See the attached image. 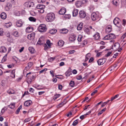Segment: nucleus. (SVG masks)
<instances>
[{"label":"nucleus","mask_w":126,"mask_h":126,"mask_svg":"<svg viewBox=\"0 0 126 126\" xmlns=\"http://www.w3.org/2000/svg\"><path fill=\"white\" fill-rule=\"evenodd\" d=\"M83 23H80L78 26L77 29L78 30H81L83 28Z\"/></svg>","instance_id":"24"},{"label":"nucleus","mask_w":126,"mask_h":126,"mask_svg":"<svg viewBox=\"0 0 126 126\" xmlns=\"http://www.w3.org/2000/svg\"><path fill=\"white\" fill-rule=\"evenodd\" d=\"M12 25V23L11 22H9L5 24V26L7 28H8L10 26Z\"/></svg>","instance_id":"36"},{"label":"nucleus","mask_w":126,"mask_h":126,"mask_svg":"<svg viewBox=\"0 0 126 126\" xmlns=\"http://www.w3.org/2000/svg\"><path fill=\"white\" fill-rule=\"evenodd\" d=\"M22 108V105H20V107L18 108L16 112V114H18L19 113V111Z\"/></svg>","instance_id":"46"},{"label":"nucleus","mask_w":126,"mask_h":126,"mask_svg":"<svg viewBox=\"0 0 126 126\" xmlns=\"http://www.w3.org/2000/svg\"><path fill=\"white\" fill-rule=\"evenodd\" d=\"M55 14L53 13H50L47 14L46 17V20L48 22L53 21L55 19Z\"/></svg>","instance_id":"1"},{"label":"nucleus","mask_w":126,"mask_h":126,"mask_svg":"<svg viewBox=\"0 0 126 126\" xmlns=\"http://www.w3.org/2000/svg\"><path fill=\"white\" fill-rule=\"evenodd\" d=\"M97 90H95L94 92H93L91 94V95L92 96L93 95H94L97 92Z\"/></svg>","instance_id":"55"},{"label":"nucleus","mask_w":126,"mask_h":126,"mask_svg":"<svg viewBox=\"0 0 126 126\" xmlns=\"http://www.w3.org/2000/svg\"><path fill=\"white\" fill-rule=\"evenodd\" d=\"M91 56V54L90 53H88L85 56V61L86 62L89 59Z\"/></svg>","instance_id":"31"},{"label":"nucleus","mask_w":126,"mask_h":126,"mask_svg":"<svg viewBox=\"0 0 126 126\" xmlns=\"http://www.w3.org/2000/svg\"><path fill=\"white\" fill-rule=\"evenodd\" d=\"M44 47H45V48H44V50H47L48 48H49V47H47V45H46V44H45L44 45Z\"/></svg>","instance_id":"57"},{"label":"nucleus","mask_w":126,"mask_h":126,"mask_svg":"<svg viewBox=\"0 0 126 126\" xmlns=\"http://www.w3.org/2000/svg\"><path fill=\"white\" fill-rule=\"evenodd\" d=\"M0 16L2 19H4L6 18V15L5 13L3 12L1 14Z\"/></svg>","instance_id":"25"},{"label":"nucleus","mask_w":126,"mask_h":126,"mask_svg":"<svg viewBox=\"0 0 126 126\" xmlns=\"http://www.w3.org/2000/svg\"><path fill=\"white\" fill-rule=\"evenodd\" d=\"M15 70H12L11 72V76L12 78H14L15 77Z\"/></svg>","instance_id":"34"},{"label":"nucleus","mask_w":126,"mask_h":126,"mask_svg":"<svg viewBox=\"0 0 126 126\" xmlns=\"http://www.w3.org/2000/svg\"><path fill=\"white\" fill-rule=\"evenodd\" d=\"M82 78V77L81 75H79L77 76L76 78L78 80H80Z\"/></svg>","instance_id":"50"},{"label":"nucleus","mask_w":126,"mask_h":126,"mask_svg":"<svg viewBox=\"0 0 126 126\" xmlns=\"http://www.w3.org/2000/svg\"><path fill=\"white\" fill-rule=\"evenodd\" d=\"M74 82L73 81H71L69 83V85L71 87H73L74 85Z\"/></svg>","instance_id":"41"},{"label":"nucleus","mask_w":126,"mask_h":126,"mask_svg":"<svg viewBox=\"0 0 126 126\" xmlns=\"http://www.w3.org/2000/svg\"><path fill=\"white\" fill-rule=\"evenodd\" d=\"M23 24V22L20 20L17 21L16 22V25L18 27H21Z\"/></svg>","instance_id":"16"},{"label":"nucleus","mask_w":126,"mask_h":126,"mask_svg":"<svg viewBox=\"0 0 126 126\" xmlns=\"http://www.w3.org/2000/svg\"><path fill=\"white\" fill-rule=\"evenodd\" d=\"M68 32V30L65 29H61L60 31V33L62 34H66Z\"/></svg>","instance_id":"15"},{"label":"nucleus","mask_w":126,"mask_h":126,"mask_svg":"<svg viewBox=\"0 0 126 126\" xmlns=\"http://www.w3.org/2000/svg\"><path fill=\"white\" fill-rule=\"evenodd\" d=\"M126 36V33L124 34L121 37V39H124L125 38V37Z\"/></svg>","instance_id":"58"},{"label":"nucleus","mask_w":126,"mask_h":126,"mask_svg":"<svg viewBox=\"0 0 126 126\" xmlns=\"http://www.w3.org/2000/svg\"><path fill=\"white\" fill-rule=\"evenodd\" d=\"M35 34L34 33H32L31 34L28 35L27 38L29 39H34V38Z\"/></svg>","instance_id":"12"},{"label":"nucleus","mask_w":126,"mask_h":126,"mask_svg":"<svg viewBox=\"0 0 126 126\" xmlns=\"http://www.w3.org/2000/svg\"><path fill=\"white\" fill-rule=\"evenodd\" d=\"M98 44H101L102 45H104L105 44V42H104L103 41H101L99 42L98 43Z\"/></svg>","instance_id":"56"},{"label":"nucleus","mask_w":126,"mask_h":126,"mask_svg":"<svg viewBox=\"0 0 126 126\" xmlns=\"http://www.w3.org/2000/svg\"><path fill=\"white\" fill-rule=\"evenodd\" d=\"M111 26L109 25L107 26L106 29V32L107 33H110L111 31Z\"/></svg>","instance_id":"11"},{"label":"nucleus","mask_w":126,"mask_h":126,"mask_svg":"<svg viewBox=\"0 0 126 126\" xmlns=\"http://www.w3.org/2000/svg\"><path fill=\"white\" fill-rule=\"evenodd\" d=\"M12 34L15 37H18L19 36L18 32L17 31H14L13 33Z\"/></svg>","instance_id":"29"},{"label":"nucleus","mask_w":126,"mask_h":126,"mask_svg":"<svg viewBox=\"0 0 126 126\" xmlns=\"http://www.w3.org/2000/svg\"><path fill=\"white\" fill-rule=\"evenodd\" d=\"M38 31L41 32H45L47 30V28L46 25L44 24H41L40 25L38 28Z\"/></svg>","instance_id":"2"},{"label":"nucleus","mask_w":126,"mask_h":126,"mask_svg":"<svg viewBox=\"0 0 126 126\" xmlns=\"http://www.w3.org/2000/svg\"><path fill=\"white\" fill-rule=\"evenodd\" d=\"M5 111V108H3L1 110V112L0 113V114L2 115L4 113Z\"/></svg>","instance_id":"48"},{"label":"nucleus","mask_w":126,"mask_h":126,"mask_svg":"<svg viewBox=\"0 0 126 126\" xmlns=\"http://www.w3.org/2000/svg\"><path fill=\"white\" fill-rule=\"evenodd\" d=\"M46 43L48 46L49 47V48H50V46L52 44V43H50L49 40H47V41L46 42Z\"/></svg>","instance_id":"35"},{"label":"nucleus","mask_w":126,"mask_h":126,"mask_svg":"<svg viewBox=\"0 0 126 126\" xmlns=\"http://www.w3.org/2000/svg\"><path fill=\"white\" fill-rule=\"evenodd\" d=\"M57 32V30L55 29H53L50 30L49 32L51 34H55Z\"/></svg>","instance_id":"23"},{"label":"nucleus","mask_w":126,"mask_h":126,"mask_svg":"<svg viewBox=\"0 0 126 126\" xmlns=\"http://www.w3.org/2000/svg\"><path fill=\"white\" fill-rule=\"evenodd\" d=\"M29 19L30 21L33 22H35L36 20V19L35 18L32 16L30 17L29 18Z\"/></svg>","instance_id":"33"},{"label":"nucleus","mask_w":126,"mask_h":126,"mask_svg":"<svg viewBox=\"0 0 126 126\" xmlns=\"http://www.w3.org/2000/svg\"><path fill=\"white\" fill-rule=\"evenodd\" d=\"M7 51L6 48L4 47H0V52H5Z\"/></svg>","instance_id":"18"},{"label":"nucleus","mask_w":126,"mask_h":126,"mask_svg":"<svg viewBox=\"0 0 126 126\" xmlns=\"http://www.w3.org/2000/svg\"><path fill=\"white\" fill-rule=\"evenodd\" d=\"M64 105V104L63 103V102L62 103H60L58 105V108H59V107L60 108V107H62Z\"/></svg>","instance_id":"54"},{"label":"nucleus","mask_w":126,"mask_h":126,"mask_svg":"<svg viewBox=\"0 0 126 126\" xmlns=\"http://www.w3.org/2000/svg\"><path fill=\"white\" fill-rule=\"evenodd\" d=\"M111 53V52H109L107 54L105 55L106 57H108L110 55V54Z\"/></svg>","instance_id":"62"},{"label":"nucleus","mask_w":126,"mask_h":126,"mask_svg":"<svg viewBox=\"0 0 126 126\" xmlns=\"http://www.w3.org/2000/svg\"><path fill=\"white\" fill-rule=\"evenodd\" d=\"M120 19L118 17L115 18L113 20V22L114 25H116L120 29L121 28V25L119 24Z\"/></svg>","instance_id":"3"},{"label":"nucleus","mask_w":126,"mask_h":126,"mask_svg":"<svg viewBox=\"0 0 126 126\" xmlns=\"http://www.w3.org/2000/svg\"><path fill=\"white\" fill-rule=\"evenodd\" d=\"M44 43V40H39L37 44L41 45L43 44Z\"/></svg>","instance_id":"30"},{"label":"nucleus","mask_w":126,"mask_h":126,"mask_svg":"<svg viewBox=\"0 0 126 126\" xmlns=\"http://www.w3.org/2000/svg\"><path fill=\"white\" fill-rule=\"evenodd\" d=\"M85 32L88 34H89L90 33V30L88 28H86L84 30Z\"/></svg>","instance_id":"42"},{"label":"nucleus","mask_w":126,"mask_h":126,"mask_svg":"<svg viewBox=\"0 0 126 126\" xmlns=\"http://www.w3.org/2000/svg\"><path fill=\"white\" fill-rule=\"evenodd\" d=\"M47 70V69L46 68H44V69L40 71L39 72V73L40 74H41L44 71H46Z\"/></svg>","instance_id":"49"},{"label":"nucleus","mask_w":126,"mask_h":126,"mask_svg":"<svg viewBox=\"0 0 126 126\" xmlns=\"http://www.w3.org/2000/svg\"><path fill=\"white\" fill-rule=\"evenodd\" d=\"M119 44L118 43H116L114 44L113 49L114 50L117 51L119 49Z\"/></svg>","instance_id":"10"},{"label":"nucleus","mask_w":126,"mask_h":126,"mask_svg":"<svg viewBox=\"0 0 126 126\" xmlns=\"http://www.w3.org/2000/svg\"><path fill=\"white\" fill-rule=\"evenodd\" d=\"M7 92L9 94H14L15 93L14 91L12 89H10L7 91Z\"/></svg>","instance_id":"32"},{"label":"nucleus","mask_w":126,"mask_h":126,"mask_svg":"<svg viewBox=\"0 0 126 126\" xmlns=\"http://www.w3.org/2000/svg\"><path fill=\"white\" fill-rule=\"evenodd\" d=\"M118 53H116L115 54H114L113 56V58H116V56L118 55Z\"/></svg>","instance_id":"64"},{"label":"nucleus","mask_w":126,"mask_h":126,"mask_svg":"<svg viewBox=\"0 0 126 126\" xmlns=\"http://www.w3.org/2000/svg\"><path fill=\"white\" fill-rule=\"evenodd\" d=\"M12 7V5L10 3H8L6 7L5 8L7 11L9 10Z\"/></svg>","instance_id":"27"},{"label":"nucleus","mask_w":126,"mask_h":126,"mask_svg":"<svg viewBox=\"0 0 126 126\" xmlns=\"http://www.w3.org/2000/svg\"><path fill=\"white\" fill-rule=\"evenodd\" d=\"M45 7L44 5L43 4H38V5L36 7L37 9H44Z\"/></svg>","instance_id":"21"},{"label":"nucleus","mask_w":126,"mask_h":126,"mask_svg":"<svg viewBox=\"0 0 126 126\" xmlns=\"http://www.w3.org/2000/svg\"><path fill=\"white\" fill-rule=\"evenodd\" d=\"M91 18L92 20L93 21H95L98 18V16L96 13L93 12L91 15Z\"/></svg>","instance_id":"5"},{"label":"nucleus","mask_w":126,"mask_h":126,"mask_svg":"<svg viewBox=\"0 0 126 126\" xmlns=\"http://www.w3.org/2000/svg\"><path fill=\"white\" fill-rule=\"evenodd\" d=\"M32 64L33 63L32 62H29L28 63V66L29 68H30L32 66Z\"/></svg>","instance_id":"47"},{"label":"nucleus","mask_w":126,"mask_h":126,"mask_svg":"<svg viewBox=\"0 0 126 126\" xmlns=\"http://www.w3.org/2000/svg\"><path fill=\"white\" fill-rule=\"evenodd\" d=\"M126 23V20L125 19L123 20V25L124 26H125Z\"/></svg>","instance_id":"63"},{"label":"nucleus","mask_w":126,"mask_h":126,"mask_svg":"<svg viewBox=\"0 0 126 126\" xmlns=\"http://www.w3.org/2000/svg\"><path fill=\"white\" fill-rule=\"evenodd\" d=\"M15 106V104L14 103H12L8 106V107L11 109L14 108Z\"/></svg>","instance_id":"39"},{"label":"nucleus","mask_w":126,"mask_h":126,"mask_svg":"<svg viewBox=\"0 0 126 126\" xmlns=\"http://www.w3.org/2000/svg\"><path fill=\"white\" fill-rule=\"evenodd\" d=\"M60 96V94H57L55 95L53 97V99L54 100L56 99L57 98L59 97Z\"/></svg>","instance_id":"44"},{"label":"nucleus","mask_w":126,"mask_h":126,"mask_svg":"<svg viewBox=\"0 0 126 126\" xmlns=\"http://www.w3.org/2000/svg\"><path fill=\"white\" fill-rule=\"evenodd\" d=\"M55 72V71H53V70H51L50 71V73L51 75L53 77L54 76V73Z\"/></svg>","instance_id":"51"},{"label":"nucleus","mask_w":126,"mask_h":126,"mask_svg":"<svg viewBox=\"0 0 126 126\" xmlns=\"http://www.w3.org/2000/svg\"><path fill=\"white\" fill-rule=\"evenodd\" d=\"M34 76L32 75H30L28 76L27 77V81L28 84H30L32 81L33 79Z\"/></svg>","instance_id":"8"},{"label":"nucleus","mask_w":126,"mask_h":126,"mask_svg":"<svg viewBox=\"0 0 126 126\" xmlns=\"http://www.w3.org/2000/svg\"><path fill=\"white\" fill-rule=\"evenodd\" d=\"M106 60V59L105 58L99 59L97 61L98 65H99L103 64L105 62Z\"/></svg>","instance_id":"7"},{"label":"nucleus","mask_w":126,"mask_h":126,"mask_svg":"<svg viewBox=\"0 0 126 126\" xmlns=\"http://www.w3.org/2000/svg\"><path fill=\"white\" fill-rule=\"evenodd\" d=\"M63 88V86L61 85H58V89L60 90H61Z\"/></svg>","instance_id":"60"},{"label":"nucleus","mask_w":126,"mask_h":126,"mask_svg":"<svg viewBox=\"0 0 126 126\" xmlns=\"http://www.w3.org/2000/svg\"><path fill=\"white\" fill-rule=\"evenodd\" d=\"M82 37V35H79L77 39H81Z\"/></svg>","instance_id":"59"},{"label":"nucleus","mask_w":126,"mask_h":126,"mask_svg":"<svg viewBox=\"0 0 126 126\" xmlns=\"http://www.w3.org/2000/svg\"><path fill=\"white\" fill-rule=\"evenodd\" d=\"M119 1L118 0H113L112 3L115 6H118L119 5Z\"/></svg>","instance_id":"14"},{"label":"nucleus","mask_w":126,"mask_h":126,"mask_svg":"<svg viewBox=\"0 0 126 126\" xmlns=\"http://www.w3.org/2000/svg\"><path fill=\"white\" fill-rule=\"evenodd\" d=\"M121 3L122 4H124V6L126 8V0H122Z\"/></svg>","instance_id":"43"},{"label":"nucleus","mask_w":126,"mask_h":126,"mask_svg":"<svg viewBox=\"0 0 126 126\" xmlns=\"http://www.w3.org/2000/svg\"><path fill=\"white\" fill-rule=\"evenodd\" d=\"M73 16H76L78 14V10L76 9H74L73 12Z\"/></svg>","instance_id":"19"},{"label":"nucleus","mask_w":126,"mask_h":126,"mask_svg":"<svg viewBox=\"0 0 126 126\" xmlns=\"http://www.w3.org/2000/svg\"><path fill=\"white\" fill-rule=\"evenodd\" d=\"M85 117V116L84 115H83L80 116V118L82 120L84 119Z\"/></svg>","instance_id":"61"},{"label":"nucleus","mask_w":126,"mask_h":126,"mask_svg":"<svg viewBox=\"0 0 126 126\" xmlns=\"http://www.w3.org/2000/svg\"><path fill=\"white\" fill-rule=\"evenodd\" d=\"M79 17L81 18H84L86 16V14L85 12L83 10L80 11L79 13Z\"/></svg>","instance_id":"6"},{"label":"nucleus","mask_w":126,"mask_h":126,"mask_svg":"<svg viewBox=\"0 0 126 126\" xmlns=\"http://www.w3.org/2000/svg\"><path fill=\"white\" fill-rule=\"evenodd\" d=\"M55 59L54 58L51 57L50 58H48V60L49 61L51 62L54 60Z\"/></svg>","instance_id":"52"},{"label":"nucleus","mask_w":126,"mask_h":126,"mask_svg":"<svg viewBox=\"0 0 126 126\" xmlns=\"http://www.w3.org/2000/svg\"><path fill=\"white\" fill-rule=\"evenodd\" d=\"M119 96V95L117 94L115 95L113 97H112L110 100L111 101H112L114 99H116Z\"/></svg>","instance_id":"40"},{"label":"nucleus","mask_w":126,"mask_h":126,"mask_svg":"<svg viewBox=\"0 0 126 126\" xmlns=\"http://www.w3.org/2000/svg\"><path fill=\"white\" fill-rule=\"evenodd\" d=\"M78 119L76 120L73 122L72 124L73 126H75L77 125L78 123Z\"/></svg>","instance_id":"45"},{"label":"nucleus","mask_w":126,"mask_h":126,"mask_svg":"<svg viewBox=\"0 0 126 126\" xmlns=\"http://www.w3.org/2000/svg\"><path fill=\"white\" fill-rule=\"evenodd\" d=\"M93 37L95 39H99L100 37L99 34L97 32L93 36Z\"/></svg>","instance_id":"22"},{"label":"nucleus","mask_w":126,"mask_h":126,"mask_svg":"<svg viewBox=\"0 0 126 126\" xmlns=\"http://www.w3.org/2000/svg\"><path fill=\"white\" fill-rule=\"evenodd\" d=\"M32 104V102L30 100L26 101L24 103V105L26 107L30 106Z\"/></svg>","instance_id":"9"},{"label":"nucleus","mask_w":126,"mask_h":126,"mask_svg":"<svg viewBox=\"0 0 126 126\" xmlns=\"http://www.w3.org/2000/svg\"><path fill=\"white\" fill-rule=\"evenodd\" d=\"M64 43V42L62 40H59L57 43L58 46L60 47L63 46Z\"/></svg>","instance_id":"17"},{"label":"nucleus","mask_w":126,"mask_h":126,"mask_svg":"<svg viewBox=\"0 0 126 126\" xmlns=\"http://www.w3.org/2000/svg\"><path fill=\"white\" fill-rule=\"evenodd\" d=\"M110 34L107 35L103 38V39H112L111 38H110Z\"/></svg>","instance_id":"37"},{"label":"nucleus","mask_w":126,"mask_h":126,"mask_svg":"<svg viewBox=\"0 0 126 126\" xmlns=\"http://www.w3.org/2000/svg\"><path fill=\"white\" fill-rule=\"evenodd\" d=\"M34 5L33 2H32L28 1L25 2L24 5L26 7L30 8L33 7Z\"/></svg>","instance_id":"4"},{"label":"nucleus","mask_w":126,"mask_h":126,"mask_svg":"<svg viewBox=\"0 0 126 126\" xmlns=\"http://www.w3.org/2000/svg\"><path fill=\"white\" fill-rule=\"evenodd\" d=\"M31 120L30 118H28L26 119L25 120V122H27L30 121Z\"/></svg>","instance_id":"53"},{"label":"nucleus","mask_w":126,"mask_h":126,"mask_svg":"<svg viewBox=\"0 0 126 126\" xmlns=\"http://www.w3.org/2000/svg\"><path fill=\"white\" fill-rule=\"evenodd\" d=\"M33 30V28L32 27H28L26 29V31L28 32H30Z\"/></svg>","instance_id":"26"},{"label":"nucleus","mask_w":126,"mask_h":126,"mask_svg":"<svg viewBox=\"0 0 126 126\" xmlns=\"http://www.w3.org/2000/svg\"><path fill=\"white\" fill-rule=\"evenodd\" d=\"M66 9L64 8H62L59 12L60 14L63 15L66 12Z\"/></svg>","instance_id":"13"},{"label":"nucleus","mask_w":126,"mask_h":126,"mask_svg":"<svg viewBox=\"0 0 126 126\" xmlns=\"http://www.w3.org/2000/svg\"><path fill=\"white\" fill-rule=\"evenodd\" d=\"M28 49L30 52L32 53H33L35 52V50L32 47H29Z\"/></svg>","instance_id":"28"},{"label":"nucleus","mask_w":126,"mask_h":126,"mask_svg":"<svg viewBox=\"0 0 126 126\" xmlns=\"http://www.w3.org/2000/svg\"><path fill=\"white\" fill-rule=\"evenodd\" d=\"M82 3L81 1H78L76 3V5L77 7H79L81 6Z\"/></svg>","instance_id":"20"},{"label":"nucleus","mask_w":126,"mask_h":126,"mask_svg":"<svg viewBox=\"0 0 126 126\" xmlns=\"http://www.w3.org/2000/svg\"><path fill=\"white\" fill-rule=\"evenodd\" d=\"M76 36L74 34H71L70 36V38L73 39H76Z\"/></svg>","instance_id":"38"}]
</instances>
